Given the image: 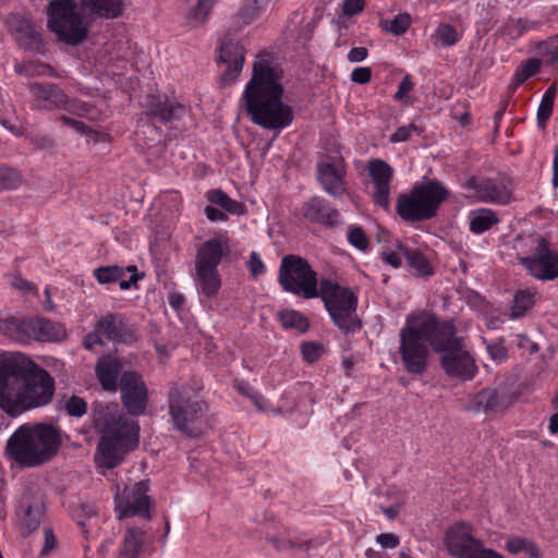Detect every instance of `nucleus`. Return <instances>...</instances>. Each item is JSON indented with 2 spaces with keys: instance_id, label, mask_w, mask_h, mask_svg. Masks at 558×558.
I'll return each mask as SVG.
<instances>
[{
  "instance_id": "nucleus-30",
  "label": "nucleus",
  "mask_w": 558,
  "mask_h": 558,
  "mask_svg": "<svg viewBox=\"0 0 558 558\" xmlns=\"http://www.w3.org/2000/svg\"><path fill=\"white\" fill-rule=\"evenodd\" d=\"M0 331L12 340L25 343L33 339V317H10L0 322Z\"/></svg>"
},
{
  "instance_id": "nucleus-11",
  "label": "nucleus",
  "mask_w": 558,
  "mask_h": 558,
  "mask_svg": "<svg viewBox=\"0 0 558 558\" xmlns=\"http://www.w3.org/2000/svg\"><path fill=\"white\" fill-rule=\"evenodd\" d=\"M530 254L520 256L519 263L533 278L541 281H551L558 278V252L550 247L544 236L530 238Z\"/></svg>"
},
{
  "instance_id": "nucleus-14",
  "label": "nucleus",
  "mask_w": 558,
  "mask_h": 558,
  "mask_svg": "<svg viewBox=\"0 0 558 558\" xmlns=\"http://www.w3.org/2000/svg\"><path fill=\"white\" fill-rule=\"evenodd\" d=\"M121 401L128 413L137 416L146 411L148 389L142 376L134 371H125L120 377Z\"/></svg>"
},
{
  "instance_id": "nucleus-36",
  "label": "nucleus",
  "mask_w": 558,
  "mask_h": 558,
  "mask_svg": "<svg viewBox=\"0 0 558 558\" xmlns=\"http://www.w3.org/2000/svg\"><path fill=\"white\" fill-rule=\"evenodd\" d=\"M144 542V532L138 527L126 530L119 558H137Z\"/></svg>"
},
{
  "instance_id": "nucleus-25",
  "label": "nucleus",
  "mask_w": 558,
  "mask_h": 558,
  "mask_svg": "<svg viewBox=\"0 0 558 558\" xmlns=\"http://www.w3.org/2000/svg\"><path fill=\"white\" fill-rule=\"evenodd\" d=\"M415 194L422 201L424 213L427 220L434 218L442 204L449 196V191L437 180H428L414 185Z\"/></svg>"
},
{
  "instance_id": "nucleus-15",
  "label": "nucleus",
  "mask_w": 558,
  "mask_h": 558,
  "mask_svg": "<svg viewBox=\"0 0 558 558\" xmlns=\"http://www.w3.org/2000/svg\"><path fill=\"white\" fill-rule=\"evenodd\" d=\"M317 178L324 191L333 197H340L347 192L345 163L339 150L318 162Z\"/></svg>"
},
{
  "instance_id": "nucleus-22",
  "label": "nucleus",
  "mask_w": 558,
  "mask_h": 558,
  "mask_svg": "<svg viewBox=\"0 0 558 558\" xmlns=\"http://www.w3.org/2000/svg\"><path fill=\"white\" fill-rule=\"evenodd\" d=\"M148 483L145 481L136 483L132 488L125 489V500L120 502L117 508L119 510V519L130 515H140L149 519L150 500L146 495Z\"/></svg>"
},
{
  "instance_id": "nucleus-42",
  "label": "nucleus",
  "mask_w": 558,
  "mask_h": 558,
  "mask_svg": "<svg viewBox=\"0 0 558 558\" xmlns=\"http://www.w3.org/2000/svg\"><path fill=\"white\" fill-rule=\"evenodd\" d=\"M279 320L283 328L296 329L300 332H304L308 329V320L300 312L293 310H284L279 314Z\"/></svg>"
},
{
  "instance_id": "nucleus-9",
  "label": "nucleus",
  "mask_w": 558,
  "mask_h": 558,
  "mask_svg": "<svg viewBox=\"0 0 558 558\" xmlns=\"http://www.w3.org/2000/svg\"><path fill=\"white\" fill-rule=\"evenodd\" d=\"M278 281L282 289L304 299L318 298L317 274L308 262L298 255H286L281 259Z\"/></svg>"
},
{
  "instance_id": "nucleus-58",
  "label": "nucleus",
  "mask_w": 558,
  "mask_h": 558,
  "mask_svg": "<svg viewBox=\"0 0 558 558\" xmlns=\"http://www.w3.org/2000/svg\"><path fill=\"white\" fill-rule=\"evenodd\" d=\"M376 542L383 548L393 549L399 546L400 539L396 534L392 533H381L376 536Z\"/></svg>"
},
{
  "instance_id": "nucleus-62",
  "label": "nucleus",
  "mask_w": 558,
  "mask_h": 558,
  "mask_svg": "<svg viewBox=\"0 0 558 558\" xmlns=\"http://www.w3.org/2000/svg\"><path fill=\"white\" fill-rule=\"evenodd\" d=\"M413 88V83L411 81L410 75H405L403 80L400 82L397 93L395 94V99L401 100L405 95L411 92Z\"/></svg>"
},
{
  "instance_id": "nucleus-54",
  "label": "nucleus",
  "mask_w": 558,
  "mask_h": 558,
  "mask_svg": "<svg viewBox=\"0 0 558 558\" xmlns=\"http://www.w3.org/2000/svg\"><path fill=\"white\" fill-rule=\"evenodd\" d=\"M323 351H324L323 345L318 344L316 342H312V341L303 342L301 345L302 356L308 363L316 362L320 357Z\"/></svg>"
},
{
  "instance_id": "nucleus-56",
  "label": "nucleus",
  "mask_w": 558,
  "mask_h": 558,
  "mask_svg": "<svg viewBox=\"0 0 558 558\" xmlns=\"http://www.w3.org/2000/svg\"><path fill=\"white\" fill-rule=\"evenodd\" d=\"M418 128L414 123L409 125L399 126L397 131L391 135L390 141L392 143H400L410 140L412 132H417Z\"/></svg>"
},
{
  "instance_id": "nucleus-28",
  "label": "nucleus",
  "mask_w": 558,
  "mask_h": 558,
  "mask_svg": "<svg viewBox=\"0 0 558 558\" xmlns=\"http://www.w3.org/2000/svg\"><path fill=\"white\" fill-rule=\"evenodd\" d=\"M420 196L415 194L413 186L409 193L400 194L397 198L396 211L407 222H420L427 220Z\"/></svg>"
},
{
  "instance_id": "nucleus-5",
  "label": "nucleus",
  "mask_w": 558,
  "mask_h": 558,
  "mask_svg": "<svg viewBox=\"0 0 558 558\" xmlns=\"http://www.w3.org/2000/svg\"><path fill=\"white\" fill-rule=\"evenodd\" d=\"M168 407L170 420L177 430L189 437L198 434L197 424L208 407L192 386L173 383L168 392Z\"/></svg>"
},
{
  "instance_id": "nucleus-53",
  "label": "nucleus",
  "mask_w": 558,
  "mask_h": 558,
  "mask_svg": "<svg viewBox=\"0 0 558 558\" xmlns=\"http://www.w3.org/2000/svg\"><path fill=\"white\" fill-rule=\"evenodd\" d=\"M263 9V4L258 0H245L244 5L239 11V16L245 24L254 21Z\"/></svg>"
},
{
  "instance_id": "nucleus-57",
  "label": "nucleus",
  "mask_w": 558,
  "mask_h": 558,
  "mask_svg": "<svg viewBox=\"0 0 558 558\" xmlns=\"http://www.w3.org/2000/svg\"><path fill=\"white\" fill-rule=\"evenodd\" d=\"M248 269L253 277H257L265 271V265L256 252H252L248 259Z\"/></svg>"
},
{
  "instance_id": "nucleus-33",
  "label": "nucleus",
  "mask_w": 558,
  "mask_h": 558,
  "mask_svg": "<svg viewBox=\"0 0 558 558\" xmlns=\"http://www.w3.org/2000/svg\"><path fill=\"white\" fill-rule=\"evenodd\" d=\"M397 248L407 259L408 265L415 271L416 276L424 277L433 274V267L423 253L402 243H398Z\"/></svg>"
},
{
  "instance_id": "nucleus-27",
  "label": "nucleus",
  "mask_w": 558,
  "mask_h": 558,
  "mask_svg": "<svg viewBox=\"0 0 558 558\" xmlns=\"http://www.w3.org/2000/svg\"><path fill=\"white\" fill-rule=\"evenodd\" d=\"M512 403V400L505 393H499L494 388H484L473 395L471 399L472 409L476 412H504Z\"/></svg>"
},
{
  "instance_id": "nucleus-40",
  "label": "nucleus",
  "mask_w": 558,
  "mask_h": 558,
  "mask_svg": "<svg viewBox=\"0 0 558 558\" xmlns=\"http://www.w3.org/2000/svg\"><path fill=\"white\" fill-rule=\"evenodd\" d=\"M14 70L17 74L28 77L56 75L54 69L51 65L34 61L16 63Z\"/></svg>"
},
{
  "instance_id": "nucleus-7",
  "label": "nucleus",
  "mask_w": 558,
  "mask_h": 558,
  "mask_svg": "<svg viewBox=\"0 0 558 558\" xmlns=\"http://www.w3.org/2000/svg\"><path fill=\"white\" fill-rule=\"evenodd\" d=\"M333 324L343 333H354L362 328L357 316V298L349 288L324 279L319 283V294Z\"/></svg>"
},
{
  "instance_id": "nucleus-50",
  "label": "nucleus",
  "mask_w": 558,
  "mask_h": 558,
  "mask_svg": "<svg viewBox=\"0 0 558 558\" xmlns=\"http://www.w3.org/2000/svg\"><path fill=\"white\" fill-rule=\"evenodd\" d=\"M21 183L22 177L16 170L0 168V191L16 189Z\"/></svg>"
},
{
  "instance_id": "nucleus-61",
  "label": "nucleus",
  "mask_w": 558,
  "mask_h": 558,
  "mask_svg": "<svg viewBox=\"0 0 558 558\" xmlns=\"http://www.w3.org/2000/svg\"><path fill=\"white\" fill-rule=\"evenodd\" d=\"M204 214L206 218L211 222L226 221L228 219V214L226 211L218 209L211 205L205 207Z\"/></svg>"
},
{
  "instance_id": "nucleus-3",
  "label": "nucleus",
  "mask_w": 558,
  "mask_h": 558,
  "mask_svg": "<svg viewBox=\"0 0 558 558\" xmlns=\"http://www.w3.org/2000/svg\"><path fill=\"white\" fill-rule=\"evenodd\" d=\"M94 422L101 434L97 460L100 466L112 469L121 463L126 452L138 444V424L126 417L117 404H108L95 411Z\"/></svg>"
},
{
  "instance_id": "nucleus-18",
  "label": "nucleus",
  "mask_w": 558,
  "mask_h": 558,
  "mask_svg": "<svg viewBox=\"0 0 558 558\" xmlns=\"http://www.w3.org/2000/svg\"><path fill=\"white\" fill-rule=\"evenodd\" d=\"M440 365L448 376L462 380L472 379L477 372L475 360L468 351L464 341L441 353Z\"/></svg>"
},
{
  "instance_id": "nucleus-39",
  "label": "nucleus",
  "mask_w": 558,
  "mask_h": 558,
  "mask_svg": "<svg viewBox=\"0 0 558 558\" xmlns=\"http://www.w3.org/2000/svg\"><path fill=\"white\" fill-rule=\"evenodd\" d=\"M557 93V84L553 83L543 95V98L537 109V124L542 128H545L548 119L553 113L554 102Z\"/></svg>"
},
{
  "instance_id": "nucleus-12",
  "label": "nucleus",
  "mask_w": 558,
  "mask_h": 558,
  "mask_svg": "<svg viewBox=\"0 0 558 558\" xmlns=\"http://www.w3.org/2000/svg\"><path fill=\"white\" fill-rule=\"evenodd\" d=\"M426 340L414 325L411 317L400 331L399 353L405 371L410 374L422 375L428 366L429 351Z\"/></svg>"
},
{
  "instance_id": "nucleus-19",
  "label": "nucleus",
  "mask_w": 558,
  "mask_h": 558,
  "mask_svg": "<svg viewBox=\"0 0 558 558\" xmlns=\"http://www.w3.org/2000/svg\"><path fill=\"white\" fill-rule=\"evenodd\" d=\"M368 175L374 184L373 202L383 209L390 210V183L393 177L392 168L381 159L369 161Z\"/></svg>"
},
{
  "instance_id": "nucleus-1",
  "label": "nucleus",
  "mask_w": 558,
  "mask_h": 558,
  "mask_svg": "<svg viewBox=\"0 0 558 558\" xmlns=\"http://www.w3.org/2000/svg\"><path fill=\"white\" fill-rule=\"evenodd\" d=\"M54 390V378L26 355H0V409L10 416L47 405Z\"/></svg>"
},
{
  "instance_id": "nucleus-37",
  "label": "nucleus",
  "mask_w": 558,
  "mask_h": 558,
  "mask_svg": "<svg viewBox=\"0 0 558 558\" xmlns=\"http://www.w3.org/2000/svg\"><path fill=\"white\" fill-rule=\"evenodd\" d=\"M218 0H197L195 5L190 9L186 21L192 27L203 26L209 19V15Z\"/></svg>"
},
{
  "instance_id": "nucleus-44",
  "label": "nucleus",
  "mask_w": 558,
  "mask_h": 558,
  "mask_svg": "<svg viewBox=\"0 0 558 558\" xmlns=\"http://www.w3.org/2000/svg\"><path fill=\"white\" fill-rule=\"evenodd\" d=\"M534 304V294L530 291H518L513 298L511 318L522 317Z\"/></svg>"
},
{
  "instance_id": "nucleus-35",
  "label": "nucleus",
  "mask_w": 558,
  "mask_h": 558,
  "mask_svg": "<svg viewBox=\"0 0 558 558\" xmlns=\"http://www.w3.org/2000/svg\"><path fill=\"white\" fill-rule=\"evenodd\" d=\"M206 196L208 202L213 205L219 206L227 214L240 216L245 213V206L243 203L230 198L220 189L209 191Z\"/></svg>"
},
{
  "instance_id": "nucleus-55",
  "label": "nucleus",
  "mask_w": 558,
  "mask_h": 558,
  "mask_svg": "<svg viewBox=\"0 0 558 558\" xmlns=\"http://www.w3.org/2000/svg\"><path fill=\"white\" fill-rule=\"evenodd\" d=\"M348 240L353 246L361 251H365L368 246V239L366 238L363 229L360 227L350 229L348 233Z\"/></svg>"
},
{
  "instance_id": "nucleus-63",
  "label": "nucleus",
  "mask_w": 558,
  "mask_h": 558,
  "mask_svg": "<svg viewBox=\"0 0 558 558\" xmlns=\"http://www.w3.org/2000/svg\"><path fill=\"white\" fill-rule=\"evenodd\" d=\"M45 545L41 549V556H47L51 551V549L56 546V537L53 535V532L50 527H46L45 531Z\"/></svg>"
},
{
  "instance_id": "nucleus-43",
  "label": "nucleus",
  "mask_w": 558,
  "mask_h": 558,
  "mask_svg": "<svg viewBox=\"0 0 558 558\" xmlns=\"http://www.w3.org/2000/svg\"><path fill=\"white\" fill-rule=\"evenodd\" d=\"M541 61L538 59H529L520 65L514 75V83L510 87L511 92H514L521 84L526 80L534 76L539 72Z\"/></svg>"
},
{
  "instance_id": "nucleus-41",
  "label": "nucleus",
  "mask_w": 558,
  "mask_h": 558,
  "mask_svg": "<svg viewBox=\"0 0 558 558\" xmlns=\"http://www.w3.org/2000/svg\"><path fill=\"white\" fill-rule=\"evenodd\" d=\"M506 549L511 553L512 555H517L521 551H524L531 558H539V550L537 548V546L524 538V537H520V536H513V537H509L506 542Z\"/></svg>"
},
{
  "instance_id": "nucleus-8",
  "label": "nucleus",
  "mask_w": 558,
  "mask_h": 558,
  "mask_svg": "<svg viewBox=\"0 0 558 558\" xmlns=\"http://www.w3.org/2000/svg\"><path fill=\"white\" fill-rule=\"evenodd\" d=\"M48 27L60 41L75 46L88 35L87 23L73 0H53L48 9Z\"/></svg>"
},
{
  "instance_id": "nucleus-10",
  "label": "nucleus",
  "mask_w": 558,
  "mask_h": 558,
  "mask_svg": "<svg viewBox=\"0 0 558 558\" xmlns=\"http://www.w3.org/2000/svg\"><path fill=\"white\" fill-rule=\"evenodd\" d=\"M473 534L474 527L470 523H454L445 533L446 549L456 558H504L498 551L485 548L483 541Z\"/></svg>"
},
{
  "instance_id": "nucleus-38",
  "label": "nucleus",
  "mask_w": 558,
  "mask_h": 558,
  "mask_svg": "<svg viewBox=\"0 0 558 558\" xmlns=\"http://www.w3.org/2000/svg\"><path fill=\"white\" fill-rule=\"evenodd\" d=\"M498 221V217L492 209H480L473 213L470 218V231L481 234L497 225Z\"/></svg>"
},
{
  "instance_id": "nucleus-45",
  "label": "nucleus",
  "mask_w": 558,
  "mask_h": 558,
  "mask_svg": "<svg viewBox=\"0 0 558 558\" xmlns=\"http://www.w3.org/2000/svg\"><path fill=\"white\" fill-rule=\"evenodd\" d=\"M410 25L411 16L408 13H399L392 20L380 21L383 29L396 36L404 34Z\"/></svg>"
},
{
  "instance_id": "nucleus-29",
  "label": "nucleus",
  "mask_w": 558,
  "mask_h": 558,
  "mask_svg": "<svg viewBox=\"0 0 558 558\" xmlns=\"http://www.w3.org/2000/svg\"><path fill=\"white\" fill-rule=\"evenodd\" d=\"M122 366V362L112 356L102 357L98 361L95 372L101 387L106 391H116L118 389V377Z\"/></svg>"
},
{
  "instance_id": "nucleus-60",
  "label": "nucleus",
  "mask_w": 558,
  "mask_h": 558,
  "mask_svg": "<svg viewBox=\"0 0 558 558\" xmlns=\"http://www.w3.org/2000/svg\"><path fill=\"white\" fill-rule=\"evenodd\" d=\"M372 70L371 68H356L351 73L352 82L356 84H366L371 81Z\"/></svg>"
},
{
  "instance_id": "nucleus-13",
  "label": "nucleus",
  "mask_w": 558,
  "mask_h": 558,
  "mask_svg": "<svg viewBox=\"0 0 558 558\" xmlns=\"http://www.w3.org/2000/svg\"><path fill=\"white\" fill-rule=\"evenodd\" d=\"M411 319L437 353L441 354L463 342L462 338L457 337L456 326L451 320H440L437 316L427 313L411 316Z\"/></svg>"
},
{
  "instance_id": "nucleus-52",
  "label": "nucleus",
  "mask_w": 558,
  "mask_h": 558,
  "mask_svg": "<svg viewBox=\"0 0 558 558\" xmlns=\"http://www.w3.org/2000/svg\"><path fill=\"white\" fill-rule=\"evenodd\" d=\"M62 408L70 416L81 417L87 412V403L77 396H72L64 401Z\"/></svg>"
},
{
  "instance_id": "nucleus-20",
  "label": "nucleus",
  "mask_w": 558,
  "mask_h": 558,
  "mask_svg": "<svg viewBox=\"0 0 558 558\" xmlns=\"http://www.w3.org/2000/svg\"><path fill=\"white\" fill-rule=\"evenodd\" d=\"M186 113V107L175 99L167 96L147 95L143 114L156 118L161 123H171L181 120Z\"/></svg>"
},
{
  "instance_id": "nucleus-16",
  "label": "nucleus",
  "mask_w": 558,
  "mask_h": 558,
  "mask_svg": "<svg viewBox=\"0 0 558 558\" xmlns=\"http://www.w3.org/2000/svg\"><path fill=\"white\" fill-rule=\"evenodd\" d=\"M4 22L9 33L23 49L40 54L45 52L41 34L29 17L13 12L7 15Z\"/></svg>"
},
{
  "instance_id": "nucleus-4",
  "label": "nucleus",
  "mask_w": 558,
  "mask_h": 558,
  "mask_svg": "<svg viewBox=\"0 0 558 558\" xmlns=\"http://www.w3.org/2000/svg\"><path fill=\"white\" fill-rule=\"evenodd\" d=\"M60 429L51 424H23L9 437L8 458L22 468H36L50 461L61 447Z\"/></svg>"
},
{
  "instance_id": "nucleus-31",
  "label": "nucleus",
  "mask_w": 558,
  "mask_h": 558,
  "mask_svg": "<svg viewBox=\"0 0 558 558\" xmlns=\"http://www.w3.org/2000/svg\"><path fill=\"white\" fill-rule=\"evenodd\" d=\"M81 9L89 15L116 19L124 11L123 0H81Z\"/></svg>"
},
{
  "instance_id": "nucleus-59",
  "label": "nucleus",
  "mask_w": 558,
  "mask_h": 558,
  "mask_svg": "<svg viewBox=\"0 0 558 558\" xmlns=\"http://www.w3.org/2000/svg\"><path fill=\"white\" fill-rule=\"evenodd\" d=\"M365 7V0H343L342 11L344 15L352 16L361 12Z\"/></svg>"
},
{
  "instance_id": "nucleus-34",
  "label": "nucleus",
  "mask_w": 558,
  "mask_h": 558,
  "mask_svg": "<svg viewBox=\"0 0 558 558\" xmlns=\"http://www.w3.org/2000/svg\"><path fill=\"white\" fill-rule=\"evenodd\" d=\"M97 328L109 340H123L126 335V325L121 315L111 313L104 316L98 323Z\"/></svg>"
},
{
  "instance_id": "nucleus-24",
  "label": "nucleus",
  "mask_w": 558,
  "mask_h": 558,
  "mask_svg": "<svg viewBox=\"0 0 558 558\" xmlns=\"http://www.w3.org/2000/svg\"><path fill=\"white\" fill-rule=\"evenodd\" d=\"M220 62L227 65L221 75L223 84L232 83L241 73L244 63V50L240 43L233 38H227L220 45Z\"/></svg>"
},
{
  "instance_id": "nucleus-6",
  "label": "nucleus",
  "mask_w": 558,
  "mask_h": 558,
  "mask_svg": "<svg viewBox=\"0 0 558 558\" xmlns=\"http://www.w3.org/2000/svg\"><path fill=\"white\" fill-rule=\"evenodd\" d=\"M230 252L229 239L217 235L201 244L195 254L194 280L206 298H215L221 288L218 265Z\"/></svg>"
},
{
  "instance_id": "nucleus-2",
  "label": "nucleus",
  "mask_w": 558,
  "mask_h": 558,
  "mask_svg": "<svg viewBox=\"0 0 558 558\" xmlns=\"http://www.w3.org/2000/svg\"><path fill=\"white\" fill-rule=\"evenodd\" d=\"M279 80V72L267 60L255 61L243 95L252 121L267 130H281L293 120L292 108L282 101L283 87Z\"/></svg>"
},
{
  "instance_id": "nucleus-17",
  "label": "nucleus",
  "mask_w": 558,
  "mask_h": 558,
  "mask_svg": "<svg viewBox=\"0 0 558 558\" xmlns=\"http://www.w3.org/2000/svg\"><path fill=\"white\" fill-rule=\"evenodd\" d=\"M16 519L23 534L37 530L45 514V502L38 489L25 488L16 508Z\"/></svg>"
},
{
  "instance_id": "nucleus-26",
  "label": "nucleus",
  "mask_w": 558,
  "mask_h": 558,
  "mask_svg": "<svg viewBox=\"0 0 558 558\" xmlns=\"http://www.w3.org/2000/svg\"><path fill=\"white\" fill-rule=\"evenodd\" d=\"M302 215L312 223L332 227L339 222V211L319 196H313L303 203Z\"/></svg>"
},
{
  "instance_id": "nucleus-21",
  "label": "nucleus",
  "mask_w": 558,
  "mask_h": 558,
  "mask_svg": "<svg viewBox=\"0 0 558 558\" xmlns=\"http://www.w3.org/2000/svg\"><path fill=\"white\" fill-rule=\"evenodd\" d=\"M465 189L474 191L472 196L482 202L508 204L512 199L511 183H496L492 180L478 181L472 177L465 182Z\"/></svg>"
},
{
  "instance_id": "nucleus-32",
  "label": "nucleus",
  "mask_w": 558,
  "mask_h": 558,
  "mask_svg": "<svg viewBox=\"0 0 558 558\" xmlns=\"http://www.w3.org/2000/svg\"><path fill=\"white\" fill-rule=\"evenodd\" d=\"M33 340L37 341H60L66 335L61 324L53 323L45 317H33Z\"/></svg>"
},
{
  "instance_id": "nucleus-47",
  "label": "nucleus",
  "mask_w": 558,
  "mask_h": 558,
  "mask_svg": "<svg viewBox=\"0 0 558 558\" xmlns=\"http://www.w3.org/2000/svg\"><path fill=\"white\" fill-rule=\"evenodd\" d=\"M94 276L102 284L117 282L124 277V269L117 265L101 266L94 270Z\"/></svg>"
},
{
  "instance_id": "nucleus-49",
  "label": "nucleus",
  "mask_w": 558,
  "mask_h": 558,
  "mask_svg": "<svg viewBox=\"0 0 558 558\" xmlns=\"http://www.w3.org/2000/svg\"><path fill=\"white\" fill-rule=\"evenodd\" d=\"M436 44L442 47L453 46L458 40L459 36L457 31L450 24H440L435 33Z\"/></svg>"
},
{
  "instance_id": "nucleus-46",
  "label": "nucleus",
  "mask_w": 558,
  "mask_h": 558,
  "mask_svg": "<svg viewBox=\"0 0 558 558\" xmlns=\"http://www.w3.org/2000/svg\"><path fill=\"white\" fill-rule=\"evenodd\" d=\"M538 24L527 19H509L504 26V34L512 38H518L525 32L537 27Z\"/></svg>"
},
{
  "instance_id": "nucleus-23",
  "label": "nucleus",
  "mask_w": 558,
  "mask_h": 558,
  "mask_svg": "<svg viewBox=\"0 0 558 558\" xmlns=\"http://www.w3.org/2000/svg\"><path fill=\"white\" fill-rule=\"evenodd\" d=\"M29 89L35 98L33 102L34 109L68 108L70 99L57 84L33 82L29 84Z\"/></svg>"
},
{
  "instance_id": "nucleus-51",
  "label": "nucleus",
  "mask_w": 558,
  "mask_h": 558,
  "mask_svg": "<svg viewBox=\"0 0 558 558\" xmlns=\"http://www.w3.org/2000/svg\"><path fill=\"white\" fill-rule=\"evenodd\" d=\"M268 541L278 550H288V549H294V548L308 550L312 546L311 541L295 542V541H292V539L286 538V537L272 536V537H269Z\"/></svg>"
},
{
  "instance_id": "nucleus-48",
  "label": "nucleus",
  "mask_w": 558,
  "mask_h": 558,
  "mask_svg": "<svg viewBox=\"0 0 558 558\" xmlns=\"http://www.w3.org/2000/svg\"><path fill=\"white\" fill-rule=\"evenodd\" d=\"M537 48L548 64L558 62V34L541 41Z\"/></svg>"
},
{
  "instance_id": "nucleus-64",
  "label": "nucleus",
  "mask_w": 558,
  "mask_h": 558,
  "mask_svg": "<svg viewBox=\"0 0 558 558\" xmlns=\"http://www.w3.org/2000/svg\"><path fill=\"white\" fill-rule=\"evenodd\" d=\"M368 56V50L365 47H354L348 53L350 62H361Z\"/></svg>"
}]
</instances>
